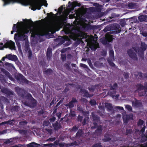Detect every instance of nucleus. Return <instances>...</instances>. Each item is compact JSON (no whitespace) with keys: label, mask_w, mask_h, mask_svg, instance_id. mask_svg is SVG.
Here are the masks:
<instances>
[{"label":"nucleus","mask_w":147,"mask_h":147,"mask_svg":"<svg viewBox=\"0 0 147 147\" xmlns=\"http://www.w3.org/2000/svg\"><path fill=\"white\" fill-rule=\"evenodd\" d=\"M10 1H12L15 2H16V0H6L5 1L4 5H5L6 4H9Z\"/></svg>","instance_id":"nucleus-52"},{"label":"nucleus","mask_w":147,"mask_h":147,"mask_svg":"<svg viewBox=\"0 0 147 147\" xmlns=\"http://www.w3.org/2000/svg\"><path fill=\"white\" fill-rule=\"evenodd\" d=\"M1 71L6 76L9 78L11 80L14 81L15 79L9 72L6 70L3 69H1Z\"/></svg>","instance_id":"nucleus-10"},{"label":"nucleus","mask_w":147,"mask_h":147,"mask_svg":"<svg viewBox=\"0 0 147 147\" xmlns=\"http://www.w3.org/2000/svg\"><path fill=\"white\" fill-rule=\"evenodd\" d=\"M37 102L36 100L34 98H32V99L29 100L28 101H26L23 102L24 105L31 108L35 107L36 105Z\"/></svg>","instance_id":"nucleus-7"},{"label":"nucleus","mask_w":147,"mask_h":147,"mask_svg":"<svg viewBox=\"0 0 147 147\" xmlns=\"http://www.w3.org/2000/svg\"><path fill=\"white\" fill-rule=\"evenodd\" d=\"M108 63L112 67H115V63L112 61H108Z\"/></svg>","instance_id":"nucleus-56"},{"label":"nucleus","mask_w":147,"mask_h":147,"mask_svg":"<svg viewBox=\"0 0 147 147\" xmlns=\"http://www.w3.org/2000/svg\"><path fill=\"white\" fill-rule=\"evenodd\" d=\"M19 28V25L18 24H14L13 27V31H11V33L12 34L13 33V32H17L18 33V29Z\"/></svg>","instance_id":"nucleus-24"},{"label":"nucleus","mask_w":147,"mask_h":147,"mask_svg":"<svg viewBox=\"0 0 147 147\" xmlns=\"http://www.w3.org/2000/svg\"><path fill=\"white\" fill-rule=\"evenodd\" d=\"M2 92L9 96L13 95V92L12 91H9L7 89H4L2 90Z\"/></svg>","instance_id":"nucleus-30"},{"label":"nucleus","mask_w":147,"mask_h":147,"mask_svg":"<svg viewBox=\"0 0 147 147\" xmlns=\"http://www.w3.org/2000/svg\"><path fill=\"white\" fill-rule=\"evenodd\" d=\"M105 107L108 111H111L113 109V107L112 104L110 103H107L105 104Z\"/></svg>","instance_id":"nucleus-28"},{"label":"nucleus","mask_w":147,"mask_h":147,"mask_svg":"<svg viewBox=\"0 0 147 147\" xmlns=\"http://www.w3.org/2000/svg\"><path fill=\"white\" fill-rule=\"evenodd\" d=\"M34 142L31 143L27 145V147H34Z\"/></svg>","instance_id":"nucleus-64"},{"label":"nucleus","mask_w":147,"mask_h":147,"mask_svg":"<svg viewBox=\"0 0 147 147\" xmlns=\"http://www.w3.org/2000/svg\"><path fill=\"white\" fill-rule=\"evenodd\" d=\"M59 141L56 140L55 141L54 144H53V145L52 146V147H55L57 145L59 144Z\"/></svg>","instance_id":"nucleus-63"},{"label":"nucleus","mask_w":147,"mask_h":147,"mask_svg":"<svg viewBox=\"0 0 147 147\" xmlns=\"http://www.w3.org/2000/svg\"><path fill=\"white\" fill-rule=\"evenodd\" d=\"M4 47L5 48H9L11 50L16 49L15 43L11 40H7V42L4 44Z\"/></svg>","instance_id":"nucleus-8"},{"label":"nucleus","mask_w":147,"mask_h":147,"mask_svg":"<svg viewBox=\"0 0 147 147\" xmlns=\"http://www.w3.org/2000/svg\"><path fill=\"white\" fill-rule=\"evenodd\" d=\"M50 124L49 122L48 121H43V125L45 126H48Z\"/></svg>","instance_id":"nucleus-60"},{"label":"nucleus","mask_w":147,"mask_h":147,"mask_svg":"<svg viewBox=\"0 0 147 147\" xmlns=\"http://www.w3.org/2000/svg\"><path fill=\"white\" fill-rule=\"evenodd\" d=\"M133 119V115L131 114L127 115L125 117H123V121L124 123H127L129 120Z\"/></svg>","instance_id":"nucleus-15"},{"label":"nucleus","mask_w":147,"mask_h":147,"mask_svg":"<svg viewBox=\"0 0 147 147\" xmlns=\"http://www.w3.org/2000/svg\"><path fill=\"white\" fill-rule=\"evenodd\" d=\"M134 4L132 3H129L128 4V7L130 9L133 8L134 6Z\"/></svg>","instance_id":"nucleus-50"},{"label":"nucleus","mask_w":147,"mask_h":147,"mask_svg":"<svg viewBox=\"0 0 147 147\" xmlns=\"http://www.w3.org/2000/svg\"><path fill=\"white\" fill-rule=\"evenodd\" d=\"M22 23V22L21 23L18 22L17 23V24L19 25V28L18 29L21 32V33L24 34V35H26L25 34H27L29 32V31L27 29H23L22 28L21 26V24Z\"/></svg>","instance_id":"nucleus-17"},{"label":"nucleus","mask_w":147,"mask_h":147,"mask_svg":"<svg viewBox=\"0 0 147 147\" xmlns=\"http://www.w3.org/2000/svg\"><path fill=\"white\" fill-rule=\"evenodd\" d=\"M78 127H77L76 125H74L71 129H69L70 131L75 132L78 130Z\"/></svg>","instance_id":"nucleus-37"},{"label":"nucleus","mask_w":147,"mask_h":147,"mask_svg":"<svg viewBox=\"0 0 147 147\" xmlns=\"http://www.w3.org/2000/svg\"><path fill=\"white\" fill-rule=\"evenodd\" d=\"M115 110H123V107H119V106H116L115 107Z\"/></svg>","instance_id":"nucleus-59"},{"label":"nucleus","mask_w":147,"mask_h":147,"mask_svg":"<svg viewBox=\"0 0 147 147\" xmlns=\"http://www.w3.org/2000/svg\"><path fill=\"white\" fill-rule=\"evenodd\" d=\"M61 38L57 39L60 42L61 44H63L65 42V41H69L70 40V34H69V37L67 36H65L63 37L60 36Z\"/></svg>","instance_id":"nucleus-11"},{"label":"nucleus","mask_w":147,"mask_h":147,"mask_svg":"<svg viewBox=\"0 0 147 147\" xmlns=\"http://www.w3.org/2000/svg\"><path fill=\"white\" fill-rule=\"evenodd\" d=\"M14 122V120L13 119L9 120V121H6L3 122H2V123L3 124H5L8 125H12Z\"/></svg>","instance_id":"nucleus-34"},{"label":"nucleus","mask_w":147,"mask_h":147,"mask_svg":"<svg viewBox=\"0 0 147 147\" xmlns=\"http://www.w3.org/2000/svg\"><path fill=\"white\" fill-rule=\"evenodd\" d=\"M109 54L110 57H113L114 56V53L113 50H110L109 52Z\"/></svg>","instance_id":"nucleus-46"},{"label":"nucleus","mask_w":147,"mask_h":147,"mask_svg":"<svg viewBox=\"0 0 147 147\" xmlns=\"http://www.w3.org/2000/svg\"><path fill=\"white\" fill-rule=\"evenodd\" d=\"M138 18L140 22H143L147 18V16L145 15H140L138 17Z\"/></svg>","instance_id":"nucleus-29"},{"label":"nucleus","mask_w":147,"mask_h":147,"mask_svg":"<svg viewBox=\"0 0 147 147\" xmlns=\"http://www.w3.org/2000/svg\"><path fill=\"white\" fill-rule=\"evenodd\" d=\"M141 45V48L143 51H145L147 48V45L144 42H142Z\"/></svg>","instance_id":"nucleus-33"},{"label":"nucleus","mask_w":147,"mask_h":147,"mask_svg":"<svg viewBox=\"0 0 147 147\" xmlns=\"http://www.w3.org/2000/svg\"><path fill=\"white\" fill-rule=\"evenodd\" d=\"M39 64L40 65L42 66V68H45V67H47V64L44 61H40Z\"/></svg>","instance_id":"nucleus-36"},{"label":"nucleus","mask_w":147,"mask_h":147,"mask_svg":"<svg viewBox=\"0 0 147 147\" xmlns=\"http://www.w3.org/2000/svg\"><path fill=\"white\" fill-rule=\"evenodd\" d=\"M6 57L9 60L12 61H16L18 59L17 56L15 55L9 54L6 55Z\"/></svg>","instance_id":"nucleus-16"},{"label":"nucleus","mask_w":147,"mask_h":147,"mask_svg":"<svg viewBox=\"0 0 147 147\" xmlns=\"http://www.w3.org/2000/svg\"><path fill=\"white\" fill-rule=\"evenodd\" d=\"M26 23L28 25H29L30 23L33 24V22L31 20H27L26 19Z\"/></svg>","instance_id":"nucleus-53"},{"label":"nucleus","mask_w":147,"mask_h":147,"mask_svg":"<svg viewBox=\"0 0 147 147\" xmlns=\"http://www.w3.org/2000/svg\"><path fill=\"white\" fill-rule=\"evenodd\" d=\"M90 103L92 106H93L96 105V102L95 100L92 99L90 101Z\"/></svg>","instance_id":"nucleus-42"},{"label":"nucleus","mask_w":147,"mask_h":147,"mask_svg":"<svg viewBox=\"0 0 147 147\" xmlns=\"http://www.w3.org/2000/svg\"><path fill=\"white\" fill-rule=\"evenodd\" d=\"M28 55L29 58H30L31 57L32 55V52L31 50L28 51Z\"/></svg>","instance_id":"nucleus-62"},{"label":"nucleus","mask_w":147,"mask_h":147,"mask_svg":"<svg viewBox=\"0 0 147 147\" xmlns=\"http://www.w3.org/2000/svg\"><path fill=\"white\" fill-rule=\"evenodd\" d=\"M53 145V143L47 144H44V146L45 147H52V146Z\"/></svg>","instance_id":"nucleus-55"},{"label":"nucleus","mask_w":147,"mask_h":147,"mask_svg":"<svg viewBox=\"0 0 147 147\" xmlns=\"http://www.w3.org/2000/svg\"><path fill=\"white\" fill-rule=\"evenodd\" d=\"M110 30V28L109 26H107L104 28L103 30L105 32H106L109 31Z\"/></svg>","instance_id":"nucleus-47"},{"label":"nucleus","mask_w":147,"mask_h":147,"mask_svg":"<svg viewBox=\"0 0 147 147\" xmlns=\"http://www.w3.org/2000/svg\"><path fill=\"white\" fill-rule=\"evenodd\" d=\"M78 100L76 98H73L71 101L69 102L68 104H66L65 106L66 107H68L69 108H72L74 107V103H77Z\"/></svg>","instance_id":"nucleus-12"},{"label":"nucleus","mask_w":147,"mask_h":147,"mask_svg":"<svg viewBox=\"0 0 147 147\" xmlns=\"http://www.w3.org/2000/svg\"><path fill=\"white\" fill-rule=\"evenodd\" d=\"M22 4L24 5H27L30 2L29 0H19Z\"/></svg>","instance_id":"nucleus-32"},{"label":"nucleus","mask_w":147,"mask_h":147,"mask_svg":"<svg viewBox=\"0 0 147 147\" xmlns=\"http://www.w3.org/2000/svg\"><path fill=\"white\" fill-rule=\"evenodd\" d=\"M27 98H28L29 100H30V99H32V98H33L31 94H30V93H28L26 96Z\"/></svg>","instance_id":"nucleus-45"},{"label":"nucleus","mask_w":147,"mask_h":147,"mask_svg":"<svg viewBox=\"0 0 147 147\" xmlns=\"http://www.w3.org/2000/svg\"><path fill=\"white\" fill-rule=\"evenodd\" d=\"M19 132L22 135H26L27 133V131L25 130H19Z\"/></svg>","instance_id":"nucleus-38"},{"label":"nucleus","mask_w":147,"mask_h":147,"mask_svg":"<svg viewBox=\"0 0 147 147\" xmlns=\"http://www.w3.org/2000/svg\"><path fill=\"white\" fill-rule=\"evenodd\" d=\"M136 86L138 91H141L143 90H144L145 89V86L142 85L141 83L137 84L136 85Z\"/></svg>","instance_id":"nucleus-25"},{"label":"nucleus","mask_w":147,"mask_h":147,"mask_svg":"<svg viewBox=\"0 0 147 147\" xmlns=\"http://www.w3.org/2000/svg\"><path fill=\"white\" fill-rule=\"evenodd\" d=\"M27 123L28 122L26 120L21 121L19 123V127H20L25 128Z\"/></svg>","instance_id":"nucleus-23"},{"label":"nucleus","mask_w":147,"mask_h":147,"mask_svg":"<svg viewBox=\"0 0 147 147\" xmlns=\"http://www.w3.org/2000/svg\"><path fill=\"white\" fill-rule=\"evenodd\" d=\"M133 130L132 129H127L126 130V135H129L132 134Z\"/></svg>","instance_id":"nucleus-40"},{"label":"nucleus","mask_w":147,"mask_h":147,"mask_svg":"<svg viewBox=\"0 0 147 147\" xmlns=\"http://www.w3.org/2000/svg\"><path fill=\"white\" fill-rule=\"evenodd\" d=\"M135 101L132 102L133 106L137 107H141L142 106V105L141 101L137 100L136 98H135Z\"/></svg>","instance_id":"nucleus-13"},{"label":"nucleus","mask_w":147,"mask_h":147,"mask_svg":"<svg viewBox=\"0 0 147 147\" xmlns=\"http://www.w3.org/2000/svg\"><path fill=\"white\" fill-rule=\"evenodd\" d=\"M125 108L129 111H132V107L130 105H126Z\"/></svg>","instance_id":"nucleus-43"},{"label":"nucleus","mask_w":147,"mask_h":147,"mask_svg":"<svg viewBox=\"0 0 147 147\" xmlns=\"http://www.w3.org/2000/svg\"><path fill=\"white\" fill-rule=\"evenodd\" d=\"M15 77L17 82L20 84H28L30 82L27 80L22 74L18 73L15 76Z\"/></svg>","instance_id":"nucleus-5"},{"label":"nucleus","mask_w":147,"mask_h":147,"mask_svg":"<svg viewBox=\"0 0 147 147\" xmlns=\"http://www.w3.org/2000/svg\"><path fill=\"white\" fill-rule=\"evenodd\" d=\"M127 53L131 58L134 60H137L138 59L136 53L132 50L128 49L127 51Z\"/></svg>","instance_id":"nucleus-9"},{"label":"nucleus","mask_w":147,"mask_h":147,"mask_svg":"<svg viewBox=\"0 0 147 147\" xmlns=\"http://www.w3.org/2000/svg\"><path fill=\"white\" fill-rule=\"evenodd\" d=\"M29 47V46L28 44L26 43L25 44V50L27 52L29 50H30Z\"/></svg>","instance_id":"nucleus-44"},{"label":"nucleus","mask_w":147,"mask_h":147,"mask_svg":"<svg viewBox=\"0 0 147 147\" xmlns=\"http://www.w3.org/2000/svg\"><path fill=\"white\" fill-rule=\"evenodd\" d=\"M94 5L95 7H92L86 9V11L89 13L100 12L101 11V6L99 4L94 3Z\"/></svg>","instance_id":"nucleus-6"},{"label":"nucleus","mask_w":147,"mask_h":147,"mask_svg":"<svg viewBox=\"0 0 147 147\" xmlns=\"http://www.w3.org/2000/svg\"><path fill=\"white\" fill-rule=\"evenodd\" d=\"M144 123V121L142 119H140L137 122V125L138 126H139L143 125Z\"/></svg>","instance_id":"nucleus-41"},{"label":"nucleus","mask_w":147,"mask_h":147,"mask_svg":"<svg viewBox=\"0 0 147 147\" xmlns=\"http://www.w3.org/2000/svg\"><path fill=\"white\" fill-rule=\"evenodd\" d=\"M83 132L82 129H79L77 132L76 137L78 138H79L82 136V135L83 134Z\"/></svg>","instance_id":"nucleus-26"},{"label":"nucleus","mask_w":147,"mask_h":147,"mask_svg":"<svg viewBox=\"0 0 147 147\" xmlns=\"http://www.w3.org/2000/svg\"><path fill=\"white\" fill-rule=\"evenodd\" d=\"M147 141V132L145 134H142L141 135L140 142L144 143Z\"/></svg>","instance_id":"nucleus-21"},{"label":"nucleus","mask_w":147,"mask_h":147,"mask_svg":"<svg viewBox=\"0 0 147 147\" xmlns=\"http://www.w3.org/2000/svg\"><path fill=\"white\" fill-rule=\"evenodd\" d=\"M106 37L108 41L109 42H112L114 39L113 38V36L111 35H109L107 36Z\"/></svg>","instance_id":"nucleus-35"},{"label":"nucleus","mask_w":147,"mask_h":147,"mask_svg":"<svg viewBox=\"0 0 147 147\" xmlns=\"http://www.w3.org/2000/svg\"><path fill=\"white\" fill-rule=\"evenodd\" d=\"M61 57L62 60L64 61H65L66 59V55L65 54H61Z\"/></svg>","instance_id":"nucleus-58"},{"label":"nucleus","mask_w":147,"mask_h":147,"mask_svg":"<svg viewBox=\"0 0 147 147\" xmlns=\"http://www.w3.org/2000/svg\"><path fill=\"white\" fill-rule=\"evenodd\" d=\"M77 109L78 111L80 112L81 113H82L83 111L81 106H78Z\"/></svg>","instance_id":"nucleus-61"},{"label":"nucleus","mask_w":147,"mask_h":147,"mask_svg":"<svg viewBox=\"0 0 147 147\" xmlns=\"http://www.w3.org/2000/svg\"><path fill=\"white\" fill-rule=\"evenodd\" d=\"M92 147H102L101 143H98L93 144Z\"/></svg>","instance_id":"nucleus-51"},{"label":"nucleus","mask_w":147,"mask_h":147,"mask_svg":"<svg viewBox=\"0 0 147 147\" xmlns=\"http://www.w3.org/2000/svg\"><path fill=\"white\" fill-rule=\"evenodd\" d=\"M50 32H52L51 28L44 29L38 33H37L36 30L35 29H31L30 31V32L31 34V37H33V40H34L37 38L36 36H43L45 35H48L50 34Z\"/></svg>","instance_id":"nucleus-2"},{"label":"nucleus","mask_w":147,"mask_h":147,"mask_svg":"<svg viewBox=\"0 0 147 147\" xmlns=\"http://www.w3.org/2000/svg\"><path fill=\"white\" fill-rule=\"evenodd\" d=\"M80 91L83 93L84 96L87 97H90L92 96L93 95H91L86 90L85 88H82L80 89Z\"/></svg>","instance_id":"nucleus-19"},{"label":"nucleus","mask_w":147,"mask_h":147,"mask_svg":"<svg viewBox=\"0 0 147 147\" xmlns=\"http://www.w3.org/2000/svg\"><path fill=\"white\" fill-rule=\"evenodd\" d=\"M52 49L51 48L48 47L47 48L46 53L47 57V60L49 61L51 58L52 56Z\"/></svg>","instance_id":"nucleus-18"},{"label":"nucleus","mask_w":147,"mask_h":147,"mask_svg":"<svg viewBox=\"0 0 147 147\" xmlns=\"http://www.w3.org/2000/svg\"><path fill=\"white\" fill-rule=\"evenodd\" d=\"M18 33L14 34V39L15 40L16 44L17 46L19 51H21V46L20 41H25L26 42L28 40V36L22 33L18 29Z\"/></svg>","instance_id":"nucleus-1"},{"label":"nucleus","mask_w":147,"mask_h":147,"mask_svg":"<svg viewBox=\"0 0 147 147\" xmlns=\"http://www.w3.org/2000/svg\"><path fill=\"white\" fill-rule=\"evenodd\" d=\"M45 72L46 74H49L52 72V70L51 69H48L46 70Z\"/></svg>","instance_id":"nucleus-49"},{"label":"nucleus","mask_w":147,"mask_h":147,"mask_svg":"<svg viewBox=\"0 0 147 147\" xmlns=\"http://www.w3.org/2000/svg\"><path fill=\"white\" fill-rule=\"evenodd\" d=\"M82 113L84 116H87L89 115V112L88 111H83Z\"/></svg>","instance_id":"nucleus-57"},{"label":"nucleus","mask_w":147,"mask_h":147,"mask_svg":"<svg viewBox=\"0 0 147 147\" xmlns=\"http://www.w3.org/2000/svg\"><path fill=\"white\" fill-rule=\"evenodd\" d=\"M102 130V127L101 125H100L97 127L96 129L94 132V134L96 135H100L101 134Z\"/></svg>","instance_id":"nucleus-20"},{"label":"nucleus","mask_w":147,"mask_h":147,"mask_svg":"<svg viewBox=\"0 0 147 147\" xmlns=\"http://www.w3.org/2000/svg\"><path fill=\"white\" fill-rule=\"evenodd\" d=\"M65 33L66 34H70V38L74 39L75 38H80L81 40L83 38H86V35L82 31L77 30L75 32H70L69 31H65Z\"/></svg>","instance_id":"nucleus-3"},{"label":"nucleus","mask_w":147,"mask_h":147,"mask_svg":"<svg viewBox=\"0 0 147 147\" xmlns=\"http://www.w3.org/2000/svg\"><path fill=\"white\" fill-rule=\"evenodd\" d=\"M30 3V5L32 7V9L33 11L36 9H40L41 7L43 5L47 7L48 5L47 1L45 0H37Z\"/></svg>","instance_id":"nucleus-4"},{"label":"nucleus","mask_w":147,"mask_h":147,"mask_svg":"<svg viewBox=\"0 0 147 147\" xmlns=\"http://www.w3.org/2000/svg\"><path fill=\"white\" fill-rule=\"evenodd\" d=\"M56 119V117L54 116H53L52 118L49 119V120L51 123H52L55 121Z\"/></svg>","instance_id":"nucleus-54"},{"label":"nucleus","mask_w":147,"mask_h":147,"mask_svg":"<svg viewBox=\"0 0 147 147\" xmlns=\"http://www.w3.org/2000/svg\"><path fill=\"white\" fill-rule=\"evenodd\" d=\"M98 48H99V45L98 43L92 45L90 47L91 49L93 51H95Z\"/></svg>","instance_id":"nucleus-31"},{"label":"nucleus","mask_w":147,"mask_h":147,"mask_svg":"<svg viewBox=\"0 0 147 147\" xmlns=\"http://www.w3.org/2000/svg\"><path fill=\"white\" fill-rule=\"evenodd\" d=\"M92 117L94 121L98 122L100 121V117L94 114H92Z\"/></svg>","instance_id":"nucleus-27"},{"label":"nucleus","mask_w":147,"mask_h":147,"mask_svg":"<svg viewBox=\"0 0 147 147\" xmlns=\"http://www.w3.org/2000/svg\"><path fill=\"white\" fill-rule=\"evenodd\" d=\"M110 87L111 90H116V88L118 87V85L116 83H115L113 86L110 85Z\"/></svg>","instance_id":"nucleus-39"},{"label":"nucleus","mask_w":147,"mask_h":147,"mask_svg":"<svg viewBox=\"0 0 147 147\" xmlns=\"http://www.w3.org/2000/svg\"><path fill=\"white\" fill-rule=\"evenodd\" d=\"M145 89L143 91L139 92L138 93L139 96H147V82H146L144 84Z\"/></svg>","instance_id":"nucleus-14"},{"label":"nucleus","mask_w":147,"mask_h":147,"mask_svg":"<svg viewBox=\"0 0 147 147\" xmlns=\"http://www.w3.org/2000/svg\"><path fill=\"white\" fill-rule=\"evenodd\" d=\"M53 126L55 130H57L58 129L61 128L62 127L60 123H59L58 121L52 125Z\"/></svg>","instance_id":"nucleus-22"},{"label":"nucleus","mask_w":147,"mask_h":147,"mask_svg":"<svg viewBox=\"0 0 147 147\" xmlns=\"http://www.w3.org/2000/svg\"><path fill=\"white\" fill-rule=\"evenodd\" d=\"M123 76L125 78L127 79L129 78V74L127 72H124L123 74Z\"/></svg>","instance_id":"nucleus-48"}]
</instances>
